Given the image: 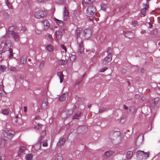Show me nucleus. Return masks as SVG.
<instances>
[{"label": "nucleus", "instance_id": "1", "mask_svg": "<svg viewBox=\"0 0 160 160\" xmlns=\"http://www.w3.org/2000/svg\"><path fill=\"white\" fill-rule=\"evenodd\" d=\"M16 29V28L14 26L10 27L5 35L10 38L12 37L15 41H18L19 40V37L18 33L15 32Z\"/></svg>", "mask_w": 160, "mask_h": 160}, {"label": "nucleus", "instance_id": "13", "mask_svg": "<svg viewBox=\"0 0 160 160\" xmlns=\"http://www.w3.org/2000/svg\"><path fill=\"white\" fill-rule=\"evenodd\" d=\"M55 34L58 40L60 39L62 36V31L60 30H58L55 32Z\"/></svg>", "mask_w": 160, "mask_h": 160}, {"label": "nucleus", "instance_id": "16", "mask_svg": "<svg viewBox=\"0 0 160 160\" xmlns=\"http://www.w3.org/2000/svg\"><path fill=\"white\" fill-rule=\"evenodd\" d=\"M41 143L38 142L32 146V148L34 149L35 150L38 151L41 148Z\"/></svg>", "mask_w": 160, "mask_h": 160}, {"label": "nucleus", "instance_id": "20", "mask_svg": "<svg viewBox=\"0 0 160 160\" xmlns=\"http://www.w3.org/2000/svg\"><path fill=\"white\" fill-rule=\"evenodd\" d=\"M67 96L66 94H63L59 98V100L61 101H63L66 99Z\"/></svg>", "mask_w": 160, "mask_h": 160}, {"label": "nucleus", "instance_id": "47", "mask_svg": "<svg viewBox=\"0 0 160 160\" xmlns=\"http://www.w3.org/2000/svg\"><path fill=\"white\" fill-rule=\"evenodd\" d=\"M61 47L62 48L65 50V51H66L67 50L66 48L65 47V46L63 45H61Z\"/></svg>", "mask_w": 160, "mask_h": 160}, {"label": "nucleus", "instance_id": "27", "mask_svg": "<svg viewBox=\"0 0 160 160\" xmlns=\"http://www.w3.org/2000/svg\"><path fill=\"white\" fill-rule=\"evenodd\" d=\"M159 101V98H154L152 101V103L154 104V106H155L157 104Z\"/></svg>", "mask_w": 160, "mask_h": 160}, {"label": "nucleus", "instance_id": "64", "mask_svg": "<svg viewBox=\"0 0 160 160\" xmlns=\"http://www.w3.org/2000/svg\"><path fill=\"white\" fill-rule=\"evenodd\" d=\"M46 105H48V103L47 102H46Z\"/></svg>", "mask_w": 160, "mask_h": 160}, {"label": "nucleus", "instance_id": "32", "mask_svg": "<svg viewBox=\"0 0 160 160\" xmlns=\"http://www.w3.org/2000/svg\"><path fill=\"white\" fill-rule=\"evenodd\" d=\"M129 111L131 113H134L136 111L135 108L134 106L130 107L129 108Z\"/></svg>", "mask_w": 160, "mask_h": 160}, {"label": "nucleus", "instance_id": "42", "mask_svg": "<svg viewBox=\"0 0 160 160\" xmlns=\"http://www.w3.org/2000/svg\"><path fill=\"white\" fill-rule=\"evenodd\" d=\"M125 121V119L124 118H121L120 120V123L121 124H123Z\"/></svg>", "mask_w": 160, "mask_h": 160}, {"label": "nucleus", "instance_id": "50", "mask_svg": "<svg viewBox=\"0 0 160 160\" xmlns=\"http://www.w3.org/2000/svg\"><path fill=\"white\" fill-rule=\"evenodd\" d=\"M48 37L50 39V41H52L53 38H52V37L51 35H48Z\"/></svg>", "mask_w": 160, "mask_h": 160}, {"label": "nucleus", "instance_id": "46", "mask_svg": "<svg viewBox=\"0 0 160 160\" xmlns=\"http://www.w3.org/2000/svg\"><path fill=\"white\" fill-rule=\"evenodd\" d=\"M26 30V28L25 27H21V30L22 31H25Z\"/></svg>", "mask_w": 160, "mask_h": 160}, {"label": "nucleus", "instance_id": "62", "mask_svg": "<svg viewBox=\"0 0 160 160\" xmlns=\"http://www.w3.org/2000/svg\"><path fill=\"white\" fill-rule=\"evenodd\" d=\"M94 0H90V1H92V2H93V1H94Z\"/></svg>", "mask_w": 160, "mask_h": 160}, {"label": "nucleus", "instance_id": "56", "mask_svg": "<svg viewBox=\"0 0 160 160\" xmlns=\"http://www.w3.org/2000/svg\"><path fill=\"white\" fill-rule=\"evenodd\" d=\"M83 128V127H79V128H78V130H79V129H80L81 128L82 129Z\"/></svg>", "mask_w": 160, "mask_h": 160}, {"label": "nucleus", "instance_id": "9", "mask_svg": "<svg viewBox=\"0 0 160 160\" xmlns=\"http://www.w3.org/2000/svg\"><path fill=\"white\" fill-rule=\"evenodd\" d=\"M72 113V110H65L61 114V117L63 118H65L68 117Z\"/></svg>", "mask_w": 160, "mask_h": 160}, {"label": "nucleus", "instance_id": "38", "mask_svg": "<svg viewBox=\"0 0 160 160\" xmlns=\"http://www.w3.org/2000/svg\"><path fill=\"white\" fill-rule=\"evenodd\" d=\"M106 111V108H102L99 110V112L100 113H102Z\"/></svg>", "mask_w": 160, "mask_h": 160}, {"label": "nucleus", "instance_id": "40", "mask_svg": "<svg viewBox=\"0 0 160 160\" xmlns=\"http://www.w3.org/2000/svg\"><path fill=\"white\" fill-rule=\"evenodd\" d=\"M132 24L134 27H136L138 24V22L136 21H132Z\"/></svg>", "mask_w": 160, "mask_h": 160}, {"label": "nucleus", "instance_id": "12", "mask_svg": "<svg viewBox=\"0 0 160 160\" xmlns=\"http://www.w3.org/2000/svg\"><path fill=\"white\" fill-rule=\"evenodd\" d=\"M42 24L43 28L44 30H47L49 28L50 26V24L48 20H43L42 22Z\"/></svg>", "mask_w": 160, "mask_h": 160}, {"label": "nucleus", "instance_id": "31", "mask_svg": "<svg viewBox=\"0 0 160 160\" xmlns=\"http://www.w3.org/2000/svg\"><path fill=\"white\" fill-rule=\"evenodd\" d=\"M92 3V1L90 0H83L82 1V4L83 6H85L86 4Z\"/></svg>", "mask_w": 160, "mask_h": 160}, {"label": "nucleus", "instance_id": "49", "mask_svg": "<svg viewBox=\"0 0 160 160\" xmlns=\"http://www.w3.org/2000/svg\"><path fill=\"white\" fill-rule=\"evenodd\" d=\"M4 158L2 155L0 154V160H4Z\"/></svg>", "mask_w": 160, "mask_h": 160}, {"label": "nucleus", "instance_id": "35", "mask_svg": "<svg viewBox=\"0 0 160 160\" xmlns=\"http://www.w3.org/2000/svg\"><path fill=\"white\" fill-rule=\"evenodd\" d=\"M45 64V62L44 61H42L40 64L39 68L40 69H42Z\"/></svg>", "mask_w": 160, "mask_h": 160}, {"label": "nucleus", "instance_id": "52", "mask_svg": "<svg viewBox=\"0 0 160 160\" xmlns=\"http://www.w3.org/2000/svg\"><path fill=\"white\" fill-rule=\"evenodd\" d=\"M123 108L124 109H128V107L125 105H124L123 106Z\"/></svg>", "mask_w": 160, "mask_h": 160}, {"label": "nucleus", "instance_id": "30", "mask_svg": "<svg viewBox=\"0 0 160 160\" xmlns=\"http://www.w3.org/2000/svg\"><path fill=\"white\" fill-rule=\"evenodd\" d=\"M76 59V56L71 54L70 56V59L71 61L73 62Z\"/></svg>", "mask_w": 160, "mask_h": 160}, {"label": "nucleus", "instance_id": "55", "mask_svg": "<svg viewBox=\"0 0 160 160\" xmlns=\"http://www.w3.org/2000/svg\"><path fill=\"white\" fill-rule=\"evenodd\" d=\"M39 118H39V117H38V116L36 118H35V119H39Z\"/></svg>", "mask_w": 160, "mask_h": 160}, {"label": "nucleus", "instance_id": "17", "mask_svg": "<svg viewBox=\"0 0 160 160\" xmlns=\"http://www.w3.org/2000/svg\"><path fill=\"white\" fill-rule=\"evenodd\" d=\"M57 74L60 79V82L62 83L63 79V75L62 74V72H58L57 73Z\"/></svg>", "mask_w": 160, "mask_h": 160}, {"label": "nucleus", "instance_id": "2", "mask_svg": "<svg viewBox=\"0 0 160 160\" xmlns=\"http://www.w3.org/2000/svg\"><path fill=\"white\" fill-rule=\"evenodd\" d=\"M6 38L5 36L2 37L0 39V41L1 42V44H4L3 48H5V50H9V53L10 55L9 56V57H12L13 56L12 50V49L10 48L11 46V43H8V44L6 42Z\"/></svg>", "mask_w": 160, "mask_h": 160}, {"label": "nucleus", "instance_id": "10", "mask_svg": "<svg viewBox=\"0 0 160 160\" xmlns=\"http://www.w3.org/2000/svg\"><path fill=\"white\" fill-rule=\"evenodd\" d=\"M64 12L63 13V18L64 20H67L68 18L69 13L66 7H65L64 8Z\"/></svg>", "mask_w": 160, "mask_h": 160}, {"label": "nucleus", "instance_id": "39", "mask_svg": "<svg viewBox=\"0 0 160 160\" xmlns=\"http://www.w3.org/2000/svg\"><path fill=\"white\" fill-rule=\"evenodd\" d=\"M5 2H6V4L7 5L8 7L9 8H12L11 4L8 2V0H6Z\"/></svg>", "mask_w": 160, "mask_h": 160}, {"label": "nucleus", "instance_id": "54", "mask_svg": "<svg viewBox=\"0 0 160 160\" xmlns=\"http://www.w3.org/2000/svg\"><path fill=\"white\" fill-rule=\"evenodd\" d=\"M91 104H88V108H90L91 107Z\"/></svg>", "mask_w": 160, "mask_h": 160}, {"label": "nucleus", "instance_id": "23", "mask_svg": "<svg viewBox=\"0 0 160 160\" xmlns=\"http://www.w3.org/2000/svg\"><path fill=\"white\" fill-rule=\"evenodd\" d=\"M65 139L64 138L61 139L58 142L57 145L58 146H61L65 142Z\"/></svg>", "mask_w": 160, "mask_h": 160}, {"label": "nucleus", "instance_id": "6", "mask_svg": "<svg viewBox=\"0 0 160 160\" xmlns=\"http://www.w3.org/2000/svg\"><path fill=\"white\" fill-rule=\"evenodd\" d=\"M96 9L95 7L93 6H91L88 7L87 10V14L89 15H92L95 13Z\"/></svg>", "mask_w": 160, "mask_h": 160}, {"label": "nucleus", "instance_id": "8", "mask_svg": "<svg viewBox=\"0 0 160 160\" xmlns=\"http://www.w3.org/2000/svg\"><path fill=\"white\" fill-rule=\"evenodd\" d=\"M112 55L111 53H109L106 57L102 62L103 64H106L108 63L111 62L112 60Z\"/></svg>", "mask_w": 160, "mask_h": 160}, {"label": "nucleus", "instance_id": "28", "mask_svg": "<svg viewBox=\"0 0 160 160\" xmlns=\"http://www.w3.org/2000/svg\"><path fill=\"white\" fill-rule=\"evenodd\" d=\"M7 68L6 66L1 65L0 66V71L2 72H4L6 71Z\"/></svg>", "mask_w": 160, "mask_h": 160}, {"label": "nucleus", "instance_id": "53", "mask_svg": "<svg viewBox=\"0 0 160 160\" xmlns=\"http://www.w3.org/2000/svg\"><path fill=\"white\" fill-rule=\"evenodd\" d=\"M4 15H6L8 18L9 17V15L7 13H5Z\"/></svg>", "mask_w": 160, "mask_h": 160}, {"label": "nucleus", "instance_id": "7", "mask_svg": "<svg viewBox=\"0 0 160 160\" xmlns=\"http://www.w3.org/2000/svg\"><path fill=\"white\" fill-rule=\"evenodd\" d=\"M83 37L85 39H87L90 38L92 35V32L89 29H86L83 32Z\"/></svg>", "mask_w": 160, "mask_h": 160}, {"label": "nucleus", "instance_id": "37", "mask_svg": "<svg viewBox=\"0 0 160 160\" xmlns=\"http://www.w3.org/2000/svg\"><path fill=\"white\" fill-rule=\"evenodd\" d=\"M101 9L104 11L107 8V5L106 4H102L101 6Z\"/></svg>", "mask_w": 160, "mask_h": 160}, {"label": "nucleus", "instance_id": "19", "mask_svg": "<svg viewBox=\"0 0 160 160\" xmlns=\"http://www.w3.org/2000/svg\"><path fill=\"white\" fill-rule=\"evenodd\" d=\"M55 21L57 24L60 27H62L63 25V22L61 20H59L57 19H55Z\"/></svg>", "mask_w": 160, "mask_h": 160}, {"label": "nucleus", "instance_id": "60", "mask_svg": "<svg viewBox=\"0 0 160 160\" xmlns=\"http://www.w3.org/2000/svg\"><path fill=\"white\" fill-rule=\"evenodd\" d=\"M127 82L129 85H130V82L129 81H127Z\"/></svg>", "mask_w": 160, "mask_h": 160}, {"label": "nucleus", "instance_id": "41", "mask_svg": "<svg viewBox=\"0 0 160 160\" xmlns=\"http://www.w3.org/2000/svg\"><path fill=\"white\" fill-rule=\"evenodd\" d=\"M9 69L11 71L15 72L16 71V69L15 67H10L9 68Z\"/></svg>", "mask_w": 160, "mask_h": 160}, {"label": "nucleus", "instance_id": "21", "mask_svg": "<svg viewBox=\"0 0 160 160\" xmlns=\"http://www.w3.org/2000/svg\"><path fill=\"white\" fill-rule=\"evenodd\" d=\"M26 148L24 147H21L19 148V151L18 152V155H20L24 152L26 150Z\"/></svg>", "mask_w": 160, "mask_h": 160}, {"label": "nucleus", "instance_id": "15", "mask_svg": "<svg viewBox=\"0 0 160 160\" xmlns=\"http://www.w3.org/2000/svg\"><path fill=\"white\" fill-rule=\"evenodd\" d=\"M114 153V152L112 151H108L106 152L104 154V156L106 158H108L110 157Z\"/></svg>", "mask_w": 160, "mask_h": 160}, {"label": "nucleus", "instance_id": "51", "mask_svg": "<svg viewBox=\"0 0 160 160\" xmlns=\"http://www.w3.org/2000/svg\"><path fill=\"white\" fill-rule=\"evenodd\" d=\"M23 108H24V112H27V107L26 106H24V107Z\"/></svg>", "mask_w": 160, "mask_h": 160}, {"label": "nucleus", "instance_id": "4", "mask_svg": "<svg viewBox=\"0 0 160 160\" xmlns=\"http://www.w3.org/2000/svg\"><path fill=\"white\" fill-rule=\"evenodd\" d=\"M109 137L111 141L116 140L118 138H121L120 132L118 131L110 132L109 134Z\"/></svg>", "mask_w": 160, "mask_h": 160}, {"label": "nucleus", "instance_id": "58", "mask_svg": "<svg viewBox=\"0 0 160 160\" xmlns=\"http://www.w3.org/2000/svg\"><path fill=\"white\" fill-rule=\"evenodd\" d=\"M2 56V54L1 53H0V58H1Z\"/></svg>", "mask_w": 160, "mask_h": 160}, {"label": "nucleus", "instance_id": "34", "mask_svg": "<svg viewBox=\"0 0 160 160\" xmlns=\"http://www.w3.org/2000/svg\"><path fill=\"white\" fill-rule=\"evenodd\" d=\"M54 160H62V158L61 155H57L55 156Z\"/></svg>", "mask_w": 160, "mask_h": 160}, {"label": "nucleus", "instance_id": "5", "mask_svg": "<svg viewBox=\"0 0 160 160\" xmlns=\"http://www.w3.org/2000/svg\"><path fill=\"white\" fill-rule=\"evenodd\" d=\"M47 15V12L42 10H39L36 12L34 14L36 18H43Z\"/></svg>", "mask_w": 160, "mask_h": 160}, {"label": "nucleus", "instance_id": "61", "mask_svg": "<svg viewBox=\"0 0 160 160\" xmlns=\"http://www.w3.org/2000/svg\"><path fill=\"white\" fill-rule=\"evenodd\" d=\"M136 96H137V97H139V95H136Z\"/></svg>", "mask_w": 160, "mask_h": 160}, {"label": "nucleus", "instance_id": "45", "mask_svg": "<svg viewBox=\"0 0 160 160\" xmlns=\"http://www.w3.org/2000/svg\"><path fill=\"white\" fill-rule=\"evenodd\" d=\"M82 80H77L75 82V84H78L79 83H80L82 82Z\"/></svg>", "mask_w": 160, "mask_h": 160}, {"label": "nucleus", "instance_id": "63", "mask_svg": "<svg viewBox=\"0 0 160 160\" xmlns=\"http://www.w3.org/2000/svg\"><path fill=\"white\" fill-rule=\"evenodd\" d=\"M85 75L84 74H83V75H82V77H84Z\"/></svg>", "mask_w": 160, "mask_h": 160}, {"label": "nucleus", "instance_id": "11", "mask_svg": "<svg viewBox=\"0 0 160 160\" xmlns=\"http://www.w3.org/2000/svg\"><path fill=\"white\" fill-rule=\"evenodd\" d=\"M137 157L140 160L143 158V155L144 154V152L142 151L139 150L136 152Z\"/></svg>", "mask_w": 160, "mask_h": 160}, {"label": "nucleus", "instance_id": "33", "mask_svg": "<svg viewBox=\"0 0 160 160\" xmlns=\"http://www.w3.org/2000/svg\"><path fill=\"white\" fill-rule=\"evenodd\" d=\"M32 154H28L26 156V158L27 160H31L32 159Z\"/></svg>", "mask_w": 160, "mask_h": 160}, {"label": "nucleus", "instance_id": "44", "mask_svg": "<svg viewBox=\"0 0 160 160\" xmlns=\"http://www.w3.org/2000/svg\"><path fill=\"white\" fill-rule=\"evenodd\" d=\"M48 145L46 141H44L42 143V146L43 147H47Z\"/></svg>", "mask_w": 160, "mask_h": 160}, {"label": "nucleus", "instance_id": "24", "mask_svg": "<svg viewBox=\"0 0 160 160\" xmlns=\"http://www.w3.org/2000/svg\"><path fill=\"white\" fill-rule=\"evenodd\" d=\"M47 49L49 52H52L54 49L53 46L51 44L47 45L46 47Z\"/></svg>", "mask_w": 160, "mask_h": 160}, {"label": "nucleus", "instance_id": "36", "mask_svg": "<svg viewBox=\"0 0 160 160\" xmlns=\"http://www.w3.org/2000/svg\"><path fill=\"white\" fill-rule=\"evenodd\" d=\"M150 152H144V154L143 155V158H147L149 157Z\"/></svg>", "mask_w": 160, "mask_h": 160}, {"label": "nucleus", "instance_id": "18", "mask_svg": "<svg viewBox=\"0 0 160 160\" xmlns=\"http://www.w3.org/2000/svg\"><path fill=\"white\" fill-rule=\"evenodd\" d=\"M81 114V112H79L76 114H74L72 118L73 119H78L80 117Z\"/></svg>", "mask_w": 160, "mask_h": 160}, {"label": "nucleus", "instance_id": "22", "mask_svg": "<svg viewBox=\"0 0 160 160\" xmlns=\"http://www.w3.org/2000/svg\"><path fill=\"white\" fill-rule=\"evenodd\" d=\"M132 152L130 151H128L127 153L126 158L128 159H130L132 157Z\"/></svg>", "mask_w": 160, "mask_h": 160}, {"label": "nucleus", "instance_id": "29", "mask_svg": "<svg viewBox=\"0 0 160 160\" xmlns=\"http://www.w3.org/2000/svg\"><path fill=\"white\" fill-rule=\"evenodd\" d=\"M9 113V111L8 109H3L2 111V113L4 115H7Z\"/></svg>", "mask_w": 160, "mask_h": 160}, {"label": "nucleus", "instance_id": "48", "mask_svg": "<svg viewBox=\"0 0 160 160\" xmlns=\"http://www.w3.org/2000/svg\"><path fill=\"white\" fill-rule=\"evenodd\" d=\"M42 125L41 124H39V123H38V129H39V128H41V127H42Z\"/></svg>", "mask_w": 160, "mask_h": 160}, {"label": "nucleus", "instance_id": "57", "mask_svg": "<svg viewBox=\"0 0 160 160\" xmlns=\"http://www.w3.org/2000/svg\"><path fill=\"white\" fill-rule=\"evenodd\" d=\"M38 2H42L44 1V0H38Z\"/></svg>", "mask_w": 160, "mask_h": 160}, {"label": "nucleus", "instance_id": "59", "mask_svg": "<svg viewBox=\"0 0 160 160\" xmlns=\"http://www.w3.org/2000/svg\"><path fill=\"white\" fill-rule=\"evenodd\" d=\"M148 7H147L146 6V7L145 8V10H146L147 9Z\"/></svg>", "mask_w": 160, "mask_h": 160}, {"label": "nucleus", "instance_id": "43", "mask_svg": "<svg viewBox=\"0 0 160 160\" xmlns=\"http://www.w3.org/2000/svg\"><path fill=\"white\" fill-rule=\"evenodd\" d=\"M107 69V68L104 67V68L101 69L100 70V71L101 72H104L105 71H106Z\"/></svg>", "mask_w": 160, "mask_h": 160}, {"label": "nucleus", "instance_id": "25", "mask_svg": "<svg viewBox=\"0 0 160 160\" xmlns=\"http://www.w3.org/2000/svg\"><path fill=\"white\" fill-rule=\"evenodd\" d=\"M82 31V29L81 28H79L77 29L76 31V34L78 37L80 36V34Z\"/></svg>", "mask_w": 160, "mask_h": 160}, {"label": "nucleus", "instance_id": "26", "mask_svg": "<svg viewBox=\"0 0 160 160\" xmlns=\"http://www.w3.org/2000/svg\"><path fill=\"white\" fill-rule=\"evenodd\" d=\"M58 63L59 65H65L66 64V62L64 60L61 59L58 61Z\"/></svg>", "mask_w": 160, "mask_h": 160}, {"label": "nucleus", "instance_id": "14", "mask_svg": "<svg viewBox=\"0 0 160 160\" xmlns=\"http://www.w3.org/2000/svg\"><path fill=\"white\" fill-rule=\"evenodd\" d=\"M84 50V48L83 46V42L82 41H81L79 44L78 52L80 53H82Z\"/></svg>", "mask_w": 160, "mask_h": 160}, {"label": "nucleus", "instance_id": "3", "mask_svg": "<svg viewBox=\"0 0 160 160\" xmlns=\"http://www.w3.org/2000/svg\"><path fill=\"white\" fill-rule=\"evenodd\" d=\"M5 137L1 141V144L3 146L5 145V142L4 140H10L12 138L14 134V131L12 130H8L7 131H5Z\"/></svg>", "mask_w": 160, "mask_h": 160}]
</instances>
